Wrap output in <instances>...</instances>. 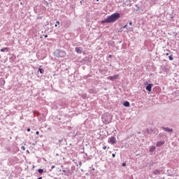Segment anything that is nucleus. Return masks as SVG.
I'll return each instance as SVG.
<instances>
[{"instance_id":"nucleus-40","label":"nucleus","mask_w":179,"mask_h":179,"mask_svg":"<svg viewBox=\"0 0 179 179\" xmlns=\"http://www.w3.org/2000/svg\"><path fill=\"white\" fill-rule=\"evenodd\" d=\"M37 179H43V177H39Z\"/></svg>"},{"instance_id":"nucleus-30","label":"nucleus","mask_w":179,"mask_h":179,"mask_svg":"<svg viewBox=\"0 0 179 179\" xmlns=\"http://www.w3.org/2000/svg\"><path fill=\"white\" fill-rule=\"evenodd\" d=\"M167 176H168L169 177H171L173 175H171V174H170V173H168Z\"/></svg>"},{"instance_id":"nucleus-1","label":"nucleus","mask_w":179,"mask_h":179,"mask_svg":"<svg viewBox=\"0 0 179 179\" xmlns=\"http://www.w3.org/2000/svg\"><path fill=\"white\" fill-rule=\"evenodd\" d=\"M121 17V14L120 13H115L107 17L106 20H103L101 21V24H104V23H114L117 22Z\"/></svg>"},{"instance_id":"nucleus-49","label":"nucleus","mask_w":179,"mask_h":179,"mask_svg":"<svg viewBox=\"0 0 179 179\" xmlns=\"http://www.w3.org/2000/svg\"><path fill=\"white\" fill-rule=\"evenodd\" d=\"M85 156H87V154H85Z\"/></svg>"},{"instance_id":"nucleus-24","label":"nucleus","mask_w":179,"mask_h":179,"mask_svg":"<svg viewBox=\"0 0 179 179\" xmlns=\"http://www.w3.org/2000/svg\"><path fill=\"white\" fill-rule=\"evenodd\" d=\"M122 167H125V166H127V163L123 162V163L122 164Z\"/></svg>"},{"instance_id":"nucleus-8","label":"nucleus","mask_w":179,"mask_h":179,"mask_svg":"<svg viewBox=\"0 0 179 179\" xmlns=\"http://www.w3.org/2000/svg\"><path fill=\"white\" fill-rule=\"evenodd\" d=\"M118 76H119L118 74H115V75H114L113 76H108V79L109 80H112V81L116 80V79H118Z\"/></svg>"},{"instance_id":"nucleus-23","label":"nucleus","mask_w":179,"mask_h":179,"mask_svg":"<svg viewBox=\"0 0 179 179\" xmlns=\"http://www.w3.org/2000/svg\"><path fill=\"white\" fill-rule=\"evenodd\" d=\"M62 173H64V176H68V175L66 174V170H62Z\"/></svg>"},{"instance_id":"nucleus-21","label":"nucleus","mask_w":179,"mask_h":179,"mask_svg":"<svg viewBox=\"0 0 179 179\" xmlns=\"http://www.w3.org/2000/svg\"><path fill=\"white\" fill-rule=\"evenodd\" d=\"M136 8H137L136 11L138 12V10H139V9H141V7H139V6L138 4H135Z\"/></svg>"},{"instance_id":"nucleus-33","label":"nucleus","mask_w":179,"mask_h":179,"mask_svg":"<svg viewBox=\"0 0 179 179\" xmlns=\"http://www.w3.org/2000/svg\"><path fill=\"white\" fill-rule=\"evenodd\" d=\"M112 157H115V153L112 154Z\"/></svg>"},{"instance_id":"nucleus-6","label":"nucleus","mask_w":179,"mask_h":179,"mask_svg":"<svg viewBox=\"0 0 179 179\" xmlns=\"http://www.w3.org/2000/svg\"><path fill=\"white\" fill-rule=\"evenodd\" d=\"M146 132L148 135H152V134H156V130L153 129H146Z\"/></svg>"},{"instance_id":"nucleus-34","label":"nucleus","mask_w":179,"mask_h":179,"mask_svg":"<svg viewBox=\"0 0 179 179\" xmlns=\"http://www.w3.org/2000/svg\"><path fill=\"white\" fill-rule=\"evenodd\" d=\"M165 55L169 56L170 54L169 52L166 53Z\"/></svg>"},{"instance_id":"nucleus-37","label":"nucleus","mask_w":179,"mask_h":179,"mask_svg":"<svg viewBox=\"0 0 179 179\" xmlns=\"http://www.w3.org/2000/svg\"><path fill=\"white\" fill-rule=\"evenodd\" d=\"M44 37L45 38H47V37H48V35H45Z\"/></svg>"},{"instance_id":"nucleus-20","label":"nucleus","mask_w":179,"mask_h":179,"mask_svg":"<svg viewBox=\"0 0 179 179\" xmlns=\"http://www.w3.org/2000/svg\"><path fill=\"white\" fill-rule=\"evenodd\" d=\"M59 24H60L59 21H57L56 24H55V27H58V25H59Z\"/></svg>"},{"instance_id":"nucleus-4","label":"nucleus","mask_w":179,"mask_h":179,"mask_svg":"<svg viewBox=\"0 0 179 179\" xmlns=\"http://www.w3.org/2000/svg\"><path fill=\"white\" fill-rule=\"evenodd\" d=\"M161 128L163 131H165V132H169V134H173L174 131L173 129H170L169 127H162Z\"/></svg>"},{"instance_id":"nucleus-51","label":"nucleus","mask_w":179,"mask_h":179,"mask_svg":"<svg viewBox=\"0 0 179 179\" xmlns=\"http://www.w3.org/2000/svg\"><path fill=\"white\" fill-rule=\"evenodd\" d=\"M33 145H36V144L33 143Z\"/></svg>"},{"instance_id":"nucleus-13","label":"nucleus","mask_w":179,"mask_h":179,"mask_svg":"<svg viewBox=\"0 0 179 179\" xmlns=\"http://www.w3.org/2000/svg\"><path fill=\"white\" fill-rule=\"evenodd\" d=\"M0 86H5V80L0 78Z\"/></svg>"},{"instance_id":"nucleus-27","label":"nucleus","mask_w":179,"mask_h":179,"mask_svg":"<svg viewBox=\"0 0 179 179\" xmlns=\"http://www.w3.org/2000/svg\"><path fill=\"white\" fill-rule=\"evenodd\" d=\"M103 150H106V149H107V146H103Z\"/></svg>"},{"instance_id":"nucleus-28","label":"nucleus","mask_w":179,"mask_h":179,"mask_svg":"<svg viewBox=\"0 0 179 179\" xmlns=\"http://www.w3.org/2000/svg\"><path fill=\"white\" fill-rule=\"evenodd\" d=\"M108 58H113V55H108Z\"/></svg>"},{"instance_id":"nucleus-47","label":"nucleus","mask_w":179,"mask_h":179,"mask_svg":"<svg viewBox=\"0 0 179 179\" xmlns=\"http://www.w3.org/2000/svg\"><path fill=\"white\" fill-rule=\"evenodd\" d=\"M169 171H170V170H167V173H169Z\"/></svg>"},{"instance_id":"nucleus-12","label":"nucleus","mask_w":179,"mask_h":179,"mask_svg":"<svg viewBox=\"0 0 179 179\" xmlns=\"http://www.w3.org/2000/svg\"><path fill=\"white\" fill-rule=\"evenodd\" d=\"M153 174H155V176H160V171L159 169H155L153 171Z\"/></svg>"},{"instance_id":"nucleus-3","label":"nucleus","mask_w":179,"mask_h":179,"mask_svg":"<svg viewBox=\"0 0 179 179\" xmlns=\"http://www.w3.org/2000/svg\"><path fill=\"white\" fill-rule=\"evenodd\" d=\"M54 55L57 57V58H64V57L66 56V53L65 51L58 49L54 52Z\"/></svg>"},{"instance_id":"nucleus-10","label":"nucleus","mask_w":179,"mask_h":179,"mask_svg":"<svg viewBox=\"0 0 179 179\" xmlns=\"http://www.w3.org/2000/svg\"><path fill=\"white\" fill-rule=\"evenodd\" d=\"M165 142L164 141H159L156 144L157 148H160V146H163L164 145Z\"/></svg>"},{"instance_id":"nucleus-48","label":"nucleus","mask_w":179,"mask_h":179,"mask_svg":"<svg viewBox=\"0 0 179 179\" xmlns=\"http://www.w3.org/2000/svg\"><path fill=\"white\" fill-rule=\"evenodd\" d=\"M99 1H100V0H96V2H99Z\"/></svg>"},{"instance_id":"nucleus-39","label":"nucleus","mask_w":179,"mask_h":179,"mask_svg":"<svg viewBox=\"0 0 179 179\" xmlns=\"http://www.w3.org/2000/svg\"><path fill=\"white\" fill-rule=\"evenodd\" d=\"M166 69H167L164 68V69H163L164 72H166Z\"/></svg>"},{"instance_id":"nucleus-7","label":"nucleus","mask_w":179,"mask_h":179,"mask_svg":"<svg viewBox=\"0 0 179 179\" xmlns=\"http://www.w3.org/2000/svg\"><path fill=\"white\" fill-rule=\"evenodd\" d=\"M75 51L77 52V54H82V52H83V48L76 47L75 48Z\"/></svg>"},{"instance_id":"nucleus-16","label":"nucleus","mask_w":179,"mask_h":179,"mask_svg":"<svg viewBox=\"0 0 179 179\" xmlns=\"http://www.w3.org/2000/svg\"><path fill=\"white\" fill-rule=\"evenodd\" d=\"M38 173H39V174H43V173H44V169H38Z\"/></svg>"},{"instance_id":"nucleus-50","label":"nucleus","mask_w":179,"mask_h":179,"mask_svg":"<svg viewBox=\"0 0 179 179\" xmlns=\"http://www.w3.org/2000/svg\"><path fill=\"white\" fill-rule=\"evenodd\" d=\"M138 134H141V131H139Z\"/></svg>"},{"instance_id":"nucleus-42","label":"nucleus","mask_w":179,"mask_h":179,"mask_svg":"<svg viewBox=\"0 0 179 179\" xmlns=\"http://www.w3.org/2000/svg\"><path fill=\"white\" fill-rule=\"evenodd\" d=\"M38 19H41V17H40V16H39V17H38Z\"/></svg>"},{"instance_id":"nucleus-15","label":"nucleus","mask_w":179,"mask_h":179,"mask_svg":"<svg viewBox=\"0 0 179 179\" xmlns=\"http://www.w3.org/2000/svg\"><path fill=\"white\" fill-rule=\"evenodd\" d=\"M8 51H9V48H4L1 49V52H8Z\"/></svg>"},{"instance_id":"nucleus-43","label":"nucleus","mask_w":179,"mask_h":179,"mask_svg":"<svg viewBox=\"0 0 179 179\" xmlns=\"http://www.w3.org/2000/svg\"><path fill=\"white\" fill-rule=\"evenodd\" d=\"M61 168H62V169H64V166L62 165V166H61Z\"/></svg>"},{"instance_id":"nucleus-54","label":"nucleus","mask_w":179,"mask_h":179,"mask_svg":"<svg viewBox=\"0 0 179 179\" xmlns=\"http://www.w3.org/2000/svg\"><path fill=\"white\" fill-rule=\"evenodd\" d=\"M22 179H24V178H22Z\"/></svg>"},{"instance_id":"nucleus-38","label":"nucleus","mask_w":179,"mask_h":179,"mask_svg":"<svg viewBox=\"0 0 179 179\" xmlns=\"http://www.w3.org/2000/svg\"><path fill=\"white\" fill-rule=\"evenodd\" d=\"M79 165H80V166H82V162H79Z\"/></svg>"},{"instance_id":"nucleus-18","label":"nucleus","mask_w":179,"mask_h":179,"mask_svg":"<svg viewBox=\"0 0 179 179\" xmlns=\"http://www.w3.org/2000/svg\"><path fill=\"white\" fill-rule=\"evenodd\" d=\"M169 61H173V59H174V58L173 57V55H171L170 56H169Z\"/></svg>"},{"instance_id":"nucleus-26","label":"nucleus","mask_w":179,"mask_h":179,"mask_svg":"<svg viewBox=\"0 0 179 179\" xmlns=\"http://www.w3.org/2000/svg\"><path fill=\"white\" fill-rule=\"evenodd\" d=\"M39 134H40V131H37L36 132V135H39Z\"/></svg>"},{"instance_id":"nucleus-45","label":"nucleus","mask_w":179,"mask_h":179,"mask_svg":"<svg viewBox=\"0 0 179 179\" xmlns=\"http://www.w3.org/2000/svg\"><path fill=\"white\" fill-rule=\"evenodd\" d=\"M34 166L32 167V170H34Z\"/></svg>"},{"instance_id":"nucleus-25","label":"nucleus","mask_w":179,"mask_h":179,"mask_svg":"<svg viewBox=\"0 0 179 179\" xmlns=\"http://www.w3.org/2000/svg\"><path fill=\"white\" fill-rule=\"evenodd\" d=\"M22 150H26V148L24 146L21 147Z\"/></svg>"},{"instance_id":"nucleus-9","label":"nucleus","mask_w":179,"mask_h":179,"mask_svg":"<svg viewBox=\"0 0 179 179\" xmlns=\"http://www.w3.org/2000/svg\"><path fill=\"white\" fill-rule=\"evenodd\" d=\"M152 87H153V84H148L146 87H145V90L148 92H152Z\"/></svg>"},{"instance_id":"nucleus-19","label":"nucleus","mask_w":179,"mask_h":179,"mask_svg":"<svg viewBox=\"0 0 179 179\" xmlns=\"http://www.w3.org/2000/svg\"><path fill=\"white\" fill-rule=\"evenodd\" d=\"M42 3H43V5H47V6H48V2L47 1H45V0H43V1H42Z\"/></svg>"},{"instance_id":"nucleus-11","label":"nucleus","mask_w":179,"mask_h":179,"mask_svg":"<svg viewBox=\"0 0 179 179\" xmlns=\"http://www.w3.org/2000/svg\"><path fill=\"white\" fill-rule=\"evenodd\" d=\"M123 106H124V107H131V103H129V101H125L123 103Z\"/></svg>"},{"instance_id":"nucleus-29","label":"nucleus","mask_w":179,"mask_h":179,"mask_svg":"<svg viewBox=\"0 0 179 179\" xmlns=\"http://www.w3.org/2000/svg\"><path fill=\"white\" fill-rule=\"evenodd\" d=\"M53 169H55V166H51V170H52Z\"/></svg>"},{"instance_id":"nucleus-31","label":"nucleus","mask_w":179,"mask_h":179,"mask_svg":"<svg viewBox=\"0 0 179 179\" xmlns=\"http://www.w3.org/2000/svg\"><path fill=\"white\" fill-rule=\"evenodd\" d=\"M27 132H30V131H31L30 128H28V129H27Z\"/></svg>"},{"instance_id":"nucleus-14","label":"nucleus","mask_w":179,"mask_h":179,"mask_svg":"<svg viewBox=\"0 0 179 179\" xmlns=\"http://www.w3.org/2000/svg\"><path fill=\"white\" fill-rule=\"evenodd\" d=\"M155 150H156V147L155 146H152L150 148V153H153V152H155Z\"/></svg>"},{"instance_id":"nucleus-52","label":"nucleus","mask_w":179,"mask_h":179,"mask_svg":"<svg viewBox=\"0 0 179 179\" xmlns=\"http://www.w3.org/2000/svg\"><path fill=\"white\" fill-rule=\"evenodd\" d=\"M132 178H131V179H132Z\"/></svg>"},{"instance_id":"nucleus-53","label":"nucleus","mask_w":179,"mask_h":179,"mask_svg":"<svg viewBox=\"0 0 179 179\" xmlns=\"http://www.w3.org/2000/svg\"><path fill=\"white\" fill-rule=\"evenodd\" d=\"M132 178H131V179H132Z\"/></svg>"},{"instance_id":"nucleus-2","label":"nucleus","mask_w":179,"mask_h":179,"mask_svg":"<svg viewBox=\"0 0 179 179\" xmlns=\"http://www.w3.org/2000/svg\"><path fill=\"white\" fill-rule=\"evenodd\" d=\"M102 122L103 124H110L113 118L111 117V115H110V113H105L102 115Z\"/></svg>"},{"instance_id":"nucleus-46","label":"nucleus","mask_w":179,"mask_h":179,"mask_svg":"<svg viewBox=\"0 0 179 179\" xmlns=\"http://www.w3.org/2000/svg\"><path fill=\"white\" fill-rule=\"evenodd\" d=\"M34 166L32 167V170H34Z\"/></svg>"},{"instance_id":"nucleus-22","label":"nucleus","mask_w":179,"mask_h":179,"mask_svg":"<svg viewBox=\"0 0 179 179\" xmlns=\"http://www.w3.org/2000/svg\"><path fill=\"white\" fill-rule=\"evenodd\" d=\"M128 27V24H125L124 26H123L122 27L120 28V30L121 29H127V27Z\"/></svg>"},{"instance_id":"nucleus-41","label":"nucleus","mask_w":179,"mask_h":179,"mask_svg":"<svg viewBox=\"0 0 179 179\" xmlns=\"http://www.w3.org/2000/svg\"><path fill=\"white\" fill-rule=\"evenodd\" d=\"M144 85H148V82L144 83Z\"/></svg>"},{"instance_id":"nucleus-32","label":"nucleus","mask_w":179,"mask_h":179,"mask_svg":"<svg viewBox=\"0 0 179 179\" xmlns=\"http://www.w3.org/2000/svg\"><path fill=\"white\" fill-rule=\"evenodd\" d=\"M62 141H64V139L61 138V139L59 140V142H62Z\"/></svg>"},{"instance_id":"nucleus-35","label":"nucleus","mask_w":179,"mask_h":179,"mask_svg":"<svg viewBox=\"0 0 179 179\" xmlns=\"http://www.w3.org/2000/svg\"><path fill=\"white\" fill-rule=\"evenodd\" d=\"M150 164L153 165V161H151V162H150Z\"/></svg>"},{"instance_id":"nucleus-5","label":"nucleus","mask_w":179,"mask_h":179,"mask_svg":"<svg viewBox=\"0 0 179 179\" xmlns=\"http://www.w3.org/2000/svg\"><path fill=\"white\" fill-rule=\"evenodd\" d=\"M108 142H109V143H111V145H114L116 143L117 140L115 139V137L112 136V137L109 138Z\"/></svg>"},{"instance_id":"nucleus-44","label":"nucleus","mask_w":179,"mask_h":179,"mask_svg":"<svg viewBox=\"0 0 179 179\" xmlns=\"http://www.w3.org/2000/svg\"><path fill=\"white\" fill-rule=\"evenodd\" d=\"M20 5H23V3L21 2V3H20Z\"/></svg>"},{"instance_id":"nucleus-36","label":"nucleus","mask_w":179,"mask_h":179,"mask_svg":"<svg viewBox=\"0 0 179 179\" xmlns=\"http://www.w3.org/2000/svg\"><path fill=\"white\" fill-rule=\"evenodd\" d=\"M129 24H130V26H132V22H131V21L129 22Z\"/></svg>"},{"instance_id":"nucleus-17","label":"nucleus","mask_w":179,"mask_h":179,"mask_svg":"<svg viewBox=\"0 0 179 179\" xmlns=\"http://www.w3.org/2000/svg\"><path fill=\"white\" fill-rule=\"evenodd\" d=\"M38 71L40 72V73H44V70L41 69V66L38 68Z\"/></svg>"}]
</instances>
